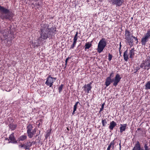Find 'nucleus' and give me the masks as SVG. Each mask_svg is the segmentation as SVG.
<instances>
[{"label": "nucleus", "mask_w": 150, "mask_h": 150, "mask_svg": "<svg viewBox=\"0 0 150 150\" xmlns=\"http://www.w3.org/2000/svg\"><path fill=\"white\" fill-rule=\"evenodd\" d=\"M123 57L124 60L125 61L127 62L129 59L127 49L124 52Z\"/></svg>", "instance_id": "obj_14"}, {"label": "nucleus", "mask_w": 150, "mask_h": 150, "mask_svg": "<svg viewBox=\"0 0 150 150\" xmlns=\"http://www.w3.org/2000/svg\"><path fill=\"white\" fill-rule=\"evenodd\" d=\"M120 54H121V52L120 51Z\"/></svg>", "instance_id": "obj_50"}, {"label": "nucleus", "mask_w": 150, "mask_h": 150, "mask_svg": "<svg viewBox=\"0 0 150 150\" xmlns=\"http://www.w3.org/2000/svg\"><path fill=\"white\" fill-rule=\"evenodd\" d=\"M141 130V129L140 128H138L137 129V131H139V130Z\"/></svg>", "instance_id": "obj_45"}, {"label": "nucleus", "mask_w": 150, "mask_h": 150, "mask_svg": "<svg viewBox=\"0 0 150 150\" xmlns=\"http://www.w3.org/2000/svg\"><path fill=\"white\" fill-rule=\"evenodd\" d=\"M76 110H73V112L72 113V115H74V114H75V112L76 111Z\"/></svg>", "instance_id": "obj_42"}, {"label": "nucleus", "mask_w": 150, "mask_h": 150, "mask_svg": "<svg viewBox=\"0 0 150 150\" xmlns=\"http://www.w3.org/2000/svg\"><path fill=\"white\" fill-rule=\"evenodd\" d=\"M129 54V58H132L133 56L134 55V48H132L130 50Z\"/></svg>", "instance_id": "obj_19"}, {"label": "nucleus", "mask_w": 150, "mask_h": 150, "mask_svg": "<svg viewBox=\"0 0 150 150\" xmlns=\"http://www.w3.org/2000/svg\"><path fill=\"white\" fill-rule=\"evenodd\" d=\"M149 39L148 38L144 36H143L141 40V43L142 45H145L146 43L148 41Z\"/></svg>", "instance_id": "obj_13"}, {"label": "nucleus", "mask_w": 150, "mask_h": 150, "mask_svg": "<svg viewBox=\"0 0 150 150\" xmlns=\"http://www.w3.org/2000/svg\"><path fill=\"white\" fill-rule=\"evenodd\" d=\"M117 125V123L114 121L111 122L110 123L109 128L110 130H112Z\"/></svg>", "instance_id": "obj_12"}, {"label": "nucleus", "mask_w": 150, "mask_h": 150, "mask_svg": "<svg viewBox=\"0 0 150 150\" xmlns=\"http://www.w3.org/2000/svg\"><path fill=\"white\" fill-rule=\"evenodd\" d=\"M25 144L28 146V148L29 149L30 147L32 146V143L30 142H27Z\"/></svg>", "instance_id": "obj_28"}, {"label": "nucleus", "mask_w": 150, "mask_h": 150, "mask_svg": "<svg viewBox=\"0 0 150 150\" xmlns=\"http://www.w3.org/2000/svg\"><path fill=\"white\" fill-rule=\"evenodd\" d=\"M14 133H12L10 135L9 137V139H8V138H6V140L7 139L8 140H10V141L9 142L11 143H16L17 141L14 136Z\"/></svg>", "instance_id": "obj_10"}, {"label": "nucleus", "mask_w": 150, "mask_h": 150, "mask_svg": "<svg viewBox=\"0 0 150 150\" xmlns=\"http://www.w3.org/2000/svg\"><path fill=\"white\" fill-rule=\"evenodd\" d=\"M27 138V136L26 135H24L21 136L18 139L19 141H23L26 139Z\"/></svg>", "instance_id": "obj_20"}, {"label": "nucleus", "mask_w": 150, "mask_h": 150, "mask_svg": "<svg viewBox=\"0 0 150 150\" xmlns=\"http://www.w3.org/2000/svg\"><path fill=\"white\" fill-rule=\"evenodd\" d=\"M76 42L73 41V44L71 46L70 49H74V47H75L76 46Z\"/></svg>", "instance_id": "obj_31"}, {"label": "nucleus", "mask_w": 150, "mask_h": 150, "mask_svg": "<svg viewBox=\"0 0 150 150\" xmlns=\"http://www.w3.org/2000/svg\"><path fill=\"white\" fill-rule=\"evenodd\" d=\"M64 85L63 84H61L58 88L59 92V93L62 92V89L64 87Z\"/></svg>", "instance_id": "obj_27"}, {"label": "nucleus", "mask_w": 150, "mask_h": 150, "mask_svg": "<svg viewBox=\"0 0 150 150\" xmlns=\"http://www.w3.org/2000/svg\"><path fill=\"white\" fill-rule=\"evenodd\" d=\"M145 89L146 90L150 89V81H148L145 85Z\"/></svg>", "instance_id": "obj_23"}, {"label": "nucleus", "mask_w": 150, "mask_h": 150, "mask_svg": "<svg viewBox=\"0 0 150 150\" xmlns=\"http://www.w3.org/2000/svg\"><path fill=\"white\" fill-rule=\"evenodd\" d=\"M92 46V44L91 43H90V42H88L86 43L85 45V50L86 51V49H88Z\"/></svg>", "instance_id": "obj_21"}, {"label": "nucleus", "mask_w": 150, "mask_h": 150, "mask_svg": "<svg viewBox=\"0 0 150 150\" xmlns=\"http://www.w3.org/2000/svg\"><path fill=\"white\" fill-rule=\"evenodd\" d=\"M54 81L53 80V77H51L50 75L48 76L46 79V81L45 82V84L47 86L51 87L52 86Z\"/></svg>", "instance_id": "obj_7"}, {"label": "nucleus", "mask_w": 150, "mask_h": 150, "mask_svg": "<svg viewBox=\"0 0 150 150\" xmlns=\"http://www.w3.org/2000/svg\"><path fill=\"white\" fill-rule=\"evenodd\" d=\"M146 65V61L145 60V61H143V62L141 64L140 67L141 68H143L144 69V67L145 66V65Z\"/></svg>", "instance_id": "obj_26"}, {"label": "nucleus", "mask_w": 150, "mask_h": 150, "mask_svg": "<svg viewBox=\"0 0 150 150\" xmlns=\"http://www.w3.org/2000/svg\"><path fill=\"white\" fill-rule=\"evenodd\" d=\"M121 42H120V48H119V52H120V50H121Z\"/></svg>", "instance_id": "obj_40"}, {"label": "nucleus", "mask_w": 150, "mask_h": 150, "mask_svg": "<svg viewBox=\"0 0 150 150\" xmlns=\"http://www.w3.org/2000/svg\"><path fill=\"white\" fill-rule=\"evenodd\" d=\"M125 39L127 41L130 46H132L133 41L132 40L131 38V33L130 32L129 30H125Z\"/></svg>", "instance_id": "obj_6"}, {"label": "nucleus", "mask_w": 150, "mask_h": 150, "mask_svg": "<svg viewBox=\"0 0 150 150\" xmlns=\"http://www.w3.org/2000/svg\"><path fill=\"white\" fill-rule=\"evenodd\" d=\"M70 58V57H68L65 60V62H66V65L67 64V62L69 60V59Z\"/></svg>", "instance_id": "obj_38"}, {"label": "nucleus", "mask_w": 150, "mask_h": 150, "mask_svg": "<svg viewBox=\"0 0 150 150\" xmlns=\"http://www.w3.org/2000/svg\"><path fill=\"white\" fill-rule=\"evenodd\" d=\"M115 144V142L114 140H113L109 144L106 150H110L111 148H112V149H113Z\"/></svg>", "instance_id": "obj_16"}, {"label": "nucleus", "mask_w": 150, "mask_h": 150, "mask_svg": "<svg viewBox=\"0 0 150 150\" xmlns=\"http://www.w3.org/2000/svg\"><path fill=\"white\" fill-rule=\"evenodd\" d=\"M119 145H120V147H121V144H120H120H119Z\"/></svg>", "instance_id": "obj_47"}, {"label": "nucleus", "mask_w": 150, "mask_h": 150, "mask_svg": "<svg viewBox=\"0 0 150 150\" xmlns=\"http://www.w3.org/2000/svg\"><path fill=\"white\" fill-rule=\"evenodd\" d=\"M32 142V144H33V142Z\"/></svg>", "instance_id": "obj_51"}, {"label": "nucleus", "mask_w": 150, "mask_h": 150, "mask_svg": "<svg viewBox=\"0 0 150 150\" xmlns=\"http://www.w3.org/2000/svg\"><path fill=\"white\" fill-rule=\"evenodd\" d=\"M78 104H80V103L79 102H77L76 103L75 105H74V106L73 110H76L77 106Z\"/></svg>", "instance_id": "obj_30"}, {"label": "nucleus", "mask_w": 150, "mask_h": 150, "mask_svg": "<svg viewBox=\"0 0 150 150\" xmlns=\"http://www.w3.org/2000/svg\"><path fill=\"white\" fill-rule=\"evenodd\" d=\"M132 37L133 38L134 40H135L136 38H137V37H136L132 35Z\"/></svg>", "instance_id": "obj_43"}, {"label": "nucleus", "mask_w": 150, "mask_h": 150, "mask_svg": "<svg viewBox=\"0 0 150 150\" xmlns=\"http://www.w3.org/2000/svg\"><path fill=\"white\" fill-rule=\"evenodd\" d=\"M146 65L144 68V69L148 70L150 68V56L149 58L145 59Z\"/></svg>", "instance_id": "obj_11"}, {"label": "nucleus", "mask_w": 150, "mask_h": 150, "mask_svg": "<svg viewBox=\"0 0 150 150\" xmlns=\"http://www.w3.org/2000/svg\"><path fill=\"white\" fill-rule=\"evenodd\" d=\"M135 40L136 41V44H137L138 43V39L137 38H136Z\"/></svg>", "instance_id": "obj_41"}, {"label": "nucleus", "mask_w": 150, "mask_h": 150, "mask_svg": "<svg viewBox=\"0 0 150 150\" xmlns=\"http://www.w3.org/2000/svg\"><path fill=\"white\" fill-rule=\"evenodd\" d=\"M105 104V103H104L102 104L101 108H100V110L99 112V113H100L103 110Z\"/></svg>", "instance_id": "obj_32"}, {"label": "nucleus", "mask_w": 150, "mask_h": 150, "mask_svg": "<svg viewBox=\"0 0 150 150\" xmlns=\"http://www.w3.org/2000/svg\"><path fill=\"white\" fill-rule=\"evenodd\" d=\"M11 38V39H10V40H12V38Z\"/></svg>", "instance_id": "obj_48"}, {"label": "nucleus", "mask_w": 150, "mask_h": 150, "mask_svg": "<svg viewBox=\"0 0 150 150\" xmlns=\"http://www.w3.org/2000/svg\"><path fill=\"white\" fill-rule=\"evenodd\" d=\"M122 77L119 74H117L115 77L114 79L112 81L110 77H107L106 79L105 85L106 86H109L111 83L113 82V85L116 86L118 83L120 81Z\"/></svg>", "instance_id": "obj_3"}, {"label": "nucleus", "mask_w": 150, "mask_h": 150, "mask_svg": "<svg viewBox=\"0 0 150 150\" xmlns=\"http://www.w3.org/2000/svg\"><path fill=\"white\" fill-rule=\"evenodd\" d=\"M144 36L149 39L150 38V29L147 30Z\"/></svg>", "instance_id": "obj_22"}, {"label": "nucleus", "mask_w": 150, "mask_h": 150, "mask_svg": "<svg viewBox=\"0 0 150 150\" xmlns=\"http://www.w3.org/2000/svg\"><path fill=\"white\" fill-rule=\"evenodd\" d=\"M107 45V42L105 39L103 38L99 42L97 50L99 53L101 52Z\"/></svg>", "instance_id": "obj_5"}, {"label": "nucleus", "mask_w": 150, "mask_h": 150, "mask_svg": "<svg viewBox=\"0 0 150 150\" xmlns=\"http://www.w3.org/2000/svg\"><path fill=\"white\" fill-rule=\"evenodd\" d=\"M27 133L28 137L30 138H32L35 134L36 130L34 127V125L30 123L28 124L26 127Z\"/></svg>", "instance_id": "obj_4"}, {"label": "nucleus", "mask_w": 150, "mask_h": 150, "mask_svg": "<svg viewBox=\"0 0 150 150\" xmlns=\"http://www.w3.org/2000/svg\"><path fill=\"white\" fill-rule=\"evenodd\" d=\"M114 72L113 71H112V72L110 73V76H108V77H110V79H111V77H112L114 76Z\"/></svg>", "instance_id": "obj_34"}, {"label": "nucleus", "mask_w": 150, "mask_h": 150, "mask_svg": "<svg viewBox=\"0 0 150 150\" xmlns=\"http://www.w3.org/2000/svg\"><path fill=\"white\" fill-rule=\"evenodd\" d=\"M0 11L1 12L0 17L2 20L6 19L11 20L13 16V14L11 12L9 14H7V13H9V10L0 5Z\"/></svg>", "instance_id": "obj_2"}, {"label": "nucleus", "mask_w": 150, "mask_h": 150, "mask_svg": "<svg viewBox=\"0 0 150 150\" xmlns=\"http://www.w3.org/2000/svg\"><path fill=\"white\" fill-rule=\"evenodd\" d=\"M121 125L122 126L120 127V132L121 133H122L123 132L125 131L127 125V124H125L122 125L121 124Z\"/></svg>", "instance_id": "obj_17"}, {"label": "nucleus", "mask_w": 150, "mask_h": 150, "mask_svg": "<svg viewBox=\"0 0 150 150\" xmlns=\"http://www.w3.org/2000/svg\"><path fill=\"white\" fill-rule=\"evenodd\" d=\"M140 69V67H138L136 69H135V73L137 72L138 70H139Z\"/></svg>", "instance_id": "obj_37"}, {"label": "nucleus", "mask_w": 150, "mask_h": 150, "mask_svg": "<svg viewBox=\"0 0 150 150\" xmlns=\"http://www.w3.org/2000/svg\"><path fill=\"white\" fill-rule=\"evenodd\" d=\"M132 150H141V146L139 141L137 142Z\"/></svg>", "instance_id": "obj_15"}, {"label": "nucleus", "mask_w": 150, "mask_h": 150, "mask_svg": "<svg viewBox=\"0 0 150 150\" xmlns=\"http://www.w3.org/2000/svg\"><path fill=\"white\" fill-rule=\"evenodd\" d=\"M54 79V80H56V78L53 77V80Z\"/></svg>", "instance_id": "obj_44"}, {"label": "nucleus", "mask_w": 150, "mask_h": 150, "mask_svg": "<svg viewBox=\"0 0 150 150\" xmlns=\"http://www.w3.org/2000/svg\"><path fill=\"white\" fill-rule=\"evenodd\" d=\"M7 39V38H6L5 39H4L5 40H6Z\"/></svg>", "instance_id": "obj_49"}, {"label": "nucleus", "mask_w": 150, "mask_h": 150, "mask_svg": "<svg viewBox=\"0 0 150 150\" xmlns=\"http://www.w3.org/2000/svg\"><path fill=\"white\" fill-rule=\"evenodd\" d=\"M23 145H24V144H20L18 146H19V148H23V147L24 146Z\"/></svg>", "instance_id": "obj_39"}, {"label": "nucleus", "mask_w": 150, "mask_h": 150, "mask_svg": "<svg viewBox=\"0 0 150 150\" xmlns=\"http://www.w3.org/2000/svg\"><path fill=\"white\" fill-rule=\"evenodd\" d=\"M91 84L92 83L90 82L87 85H85L83 86V90L86 93H89V91H91L92 88L91 86Z\"/></svg>", "instance_id": "obj_8"}, {"label": "nucleus", "mask_w": 150, "mask_h": 150, "mask_svg": "<svg viewBox=\"0 0 150 150\" xmlns=\"http://www.w3.org/2000/svg\"><path fill=\"white\" fill-rule=\"evenodd\" d=\"M99 1L100 2H102V0H99Z\"/></svg>", "instance_id": "obj_46"}, {"label": "nucleus", "mask_w": 150, "mask_h": 150, "mask_svg": "<svg viewBox=\"0 0 150 150\" xmlns=\"http://www.w3.org/2000/svg\"><path fill=\"white\" fill-rule=\"evenodd\" d=\"M32 4L34 5V6H39L40 5L39 2H38V3H35V4H34L33 3H32Z\"/></svg>", "instance_id": "obj_36"}, {"label": "nucleus", "mask_w": 150, "mask_h": 150, "mask_svg": "<svg viewBox=\"0 0 150 150\" xmlns=\"http://www.w3.org/2000/svg\"><path fill=\"white\" fill-rule=\"evenodd\" d=\"M78 32L77 31L76 32V34H75L73 39V41L76 42H77V40L78 39Z\"/></svg>", "instance_id": "obj_25"}, {"label": "nucleus", "mask_w": 150, "mask_h": 150, "mask_svg": "<svg viewBox=\"0 0 150 150\" xmlns=\"http://www.w3.org/2000/svg\"><path fill=\"white\" fill-rule=\"evenodd\" d=\"M56 28L52 27L49 28V26L47 24H41L39 32L40 34V37L34 42L35 46L38 47L43 44V42H45V40L48 38H52L53 36L55 34Z\"/></svg>", "instance_id": "obj_1"}, {"label": "nucleus", "mask_w": 150, "mask_h": 150, "mask_svg": "<svg viewBox=\"0 0 150 150\" xmlns=\"http://www.w3.org/2000/svg\"><path fill=\"white\" fill-rule=\"evenodd\" d=\"M113 56L110 53H109L108 54V59L110 61L111 60Z\"/></svg>", "instance_id": "obj_33"}, {"label": "nucleus", "mask_w": 150, "mask_h": 150, "mask_svg": "<svg viewBox=\"0 0 150 150\" xmlns=\"http://www.w3.org/2000/svg\"><path fill=\"white\" fill-rule=\"evenodd\" d=\"M17 125L16 124H14L13 123H11L9 125V128L11 130H13L16 129L17 127Z\"/></svg>", "instance_id": "obj_18"}, {"label": "nucleus", "mask_w": 150, "mask_h": 150, "mask_svg": "<svg viewBox=\"0 0 150 150\" xmlns=\"http://www.w3.org/2000/svg\"><path fill=\"white\" fill-rule=\"evenodd\" d=\"M23 147V149H29V148H28V146L25 145V144H24Z\"/></svg>", "instance_id": "obj_35"}, {"label": "nucleus", "mask_w": 150, "mask_h": 150, "mask_svg": "<svg viewBox=\"0 0 150 150\" xmlns=\"http://www.w3.org/2000/svg\"><path fill=\"white\" fill-rule=\"evenodd\" d=\"M112 4L116 6H120L124 1V0H111Z\"/></svg>", "instance_id": "obj_9"}, {"label": "nucleus", "mask_w": 150, "mask_h": 150, "mask_svg": "<svg viewBox=\"0 0 150 150\" xmlns=\"http://www.w3.org/2000/svg\"><path fill=\"white\" fill-rule=\"evenodd\" d=\"M148 143H146L145 144L144 147L145 149V150H149V146L148 145ZM142 150H144V149H142Z\"/></svg>", "instance_id": "obj_29"}, {"label": "nucleus", "mask_w": 150, "mask_h": 150, "mask_svg": "<svg viewBox=\"0 0 150 150\" xmlns=\"http://www.w3.org/2000/svg\"><path fill=\"white\" fill-rule=\"evenodd\" d=\"M102 123L103 127H105L107 124V121L106 119H102Z\"/></svg>", "instance_id": "obj_24"}]
</instances>
